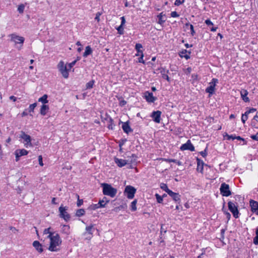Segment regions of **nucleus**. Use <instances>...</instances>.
I'll return each instance as SVG.
<instances>
[{"label":"nucleus","mask_w":258,"mask_h":258,"mask_svg":"<svg viewBox=\"0 0 258 258\" xmlns=\"http://www.w3.org/2000/svg\"><path fill=\"white\" fill-rule=\"evenodd\" d=\"M49 243L48 249L52 252H57L60 250V247L62 243V240L58 233L54 234V235H50Z\"/></svg>","instance_id":"nucleus-1"},{"label":"nucleus","mask_w":258,"mask_h":258,"mask_svg":"<svg viewBox=\"0 0 258 258\" xmlns=\"http://www.w3.org/2000/svg\"><path fill=\"white\" fill-rule=\"evenodd\" d=\"M101 187L102 188V192L104 195L114 198L117 194V189L112 187L111 184L102 183L101 184Z\"/></svg>","instance_id":"nucleus-2"},{"label":"nucleus","mask_w":258,"mask_h":258,"mask_svg":"<svg viewBox=\"0 0 258 258\" xmlns=\"http://www.w3.org/2000/svg\"><path fill=\"white\" fill-rule=\"evenodd\" d=\"M57 68L64 78L68 79L69 78L71 69L67 63H65L63 61H60L57 64Z\"/></svg>","instance_id":"nucleus-3"},{"label":"nucleus","mask_w":258,"mask_h":258,"mask_svg":"<svg viewBox=\"0 0 258 258\" xmlns=\"http://www.w3.org/2000/svg\"><path fill=\"white\" fill-rule=\"evenodd\" d=\"M20 141L23 144L26 148L32 147V138L29 135L26 134L24 132L21 131L19 135Z\"/></svg>","instance_id":"nucleus-4"},{"label":"nucleus","mask_w":258,"mask_h":258,"mask_svg":"<svg viewBox=\"0 0 258 258\" xmlns=\"http://www.w3.org/2000/svg\"><path fill=\"white\" fill-rule=\"evenodd\" d=\"M68 207L61 205L59 209V216L60 218L63 219L66 221H68L70 219V215L68 212Z\"/></svg>","instance_id":"nucleus-5"},{"label":"nucleus","mask_w":258,"mask_h":258,"mask_svg":"<svg viewBox=\"0 0 258 258\" xmlns=\"http://www.w3.org/2000/svg\"><path fill=\"white\" fill-rule=\"evenodd\" d=\"M10 37L11 38V40L13 42L15 45H20L19 49H21L25 41V38L23 37L19 36L16 34H12L10 36Z\"/></svg>","instance_id":"nucleus-6"},{"label":"nucleus","mask_w":258,"mask_h":258,"mask_svg":"<svg viewBox=\"0 0 258 258\" xmlns=\"http://www.w3.org/2000/svg\"><path fill=\"white\" fill-rule=\"evenodd\" d=\"M136 192V189L134 187L131 185H127L125 187L124 194L128 199H133L135 197Z\"/></svg>","instance_id":"nucleus-7"},{"label":"nucleus","mask_w":258,"mask_h":258,"mask_svg":"<svg viewBox=\"0 0 258 258\" xmlns=\"http://www.w3.org/2000/svg\"><path fill=\"white\" fill-rule=\"evenodd\" d=\"M221 194L224 197H228L231 195L230 187L226 183H222L220 188Z\"/></svg>","instance_id":"nucleus-8"},{"label":"nucleus","mask_w":258,"mask_h":258,"mask_svg":"<svg viewBox=\"0 0 258 258\" xmlns=\"http://www.w3.org/2000/svg\"><path fill=\"white\" fill-rule=\"evenodd\" d=\"M218 80L217 79L213 78L211 82L209 83V86L206 88V92L212 95L214 93L215 86L218 83Z\"/></svg>","instance_id":"nucleus-9"},{"label":"nucleus","mask_w":258,"mask_h":258,"mask_svg":"<svg viewBox=\"0 0 258 258\" xmlns=\"http://www.w3.org/2000/svg\"><path fill=\"white\" fill-rule=\"evenodd\" d=\"M228 205V209L230 211V212L233 214V216L235 218H237L238 217L239 212L237 206L235 205L234 203L231 202H229Z\"/></svg>","instance_id":"nucleus-10"},{"label":"nucleus","mask_w":258,"mask_h":258,"mask_svg":"<svg viewBox=\"0 0 258 258\" xmlns=\"http://www.w3.org/2000/svg\"><path fill=\"white\" fill-rule=\"evenodd\" d=\"M161 112L158 110L153 111L150 116L155 122L159 123L161 121Z\"/></svg>","instance_id":"nucleus-11"},{"label":"nucleus","mask_w":258,"mask_h":258,"mask_svg":"<svg viewBox=\"0 0 258 258\" xmlns=\"http://www.w3.org/2000/svg\"><path fill=\"white\" fill-rule=\"evenodd\" d=\"M180 149L181 151L189 150L190 151H194L195 147L191 144L190 141L188 140L185 144L181 146Z\"/></svg>","instance_id":"nucleus-12"},{"label":"nucleus","mask_w":258,"mask_h":258,"mask_svg":"<svg viewBox=\"0 0 258 258\" xmlns=\"http://www.w3.org/2000/svg\"><path fill=\"white\" fill-rule=\"evenodd\" d=\"M93 227H94V226L92 224L86 227V228H85L86 231L85 232V234L89 235L88 236H87L86 237V239L90 240L93 237V233L94 231Z\"/></svg>","instance_id":"nucleus-13"},{"label":"nucleus","mask_w":258,"mask_h":258,"mask_svg":"<svg viewBox=\"0 0 258 258\" xmlns=\"http://www.w3.org/2000/svg\"><path fill=\"white\" fill-rule=\"evenodd\" d=\"M144 97L149 103H153L157 99L156 97L153 96V93L149 91H146L144 93Z\"/></svg>","instance_id":"nucleus-14"},{"label":"nucleus","mask_w":258,"mask_h":258,"mask_svg":"<svg viewBox=\"0 0 258 258\" xmlns=\"http://www.w3.org/2000/svg\"><path fill=\"white\" fill-rule=\"evenodd\" d=\"M249 205L251 212L258 216V202L253 200H250Z\"/></svg>","instance_id":"nucleus-15"},{"label":"nucleus","mask_w":258,"mask_h":258,"mask_svg":"<svg viewBox=\"0 0 258 258\" xmlns=\"http://www.w3.org/2000/svg\"><path fill=\"white\" fill-rule=\"evenodd\" d=\"M256 111V109L254 108H250L248 110L246 111L244 114L242 115L241 121L243 123H244L248 119V115L251 113H254Z\"/></svg>","instance_id":"nucleus-16"},{"label":"nucleus","mask_w":258,"mask_h":258,"mask_svg":"<svg viewBox=\"0 0 258 258\" xmlns=\"http://www.w3.org/2000/svg\"><path fill=\"white\" fill-rule=\"evenodd\" d=\"M33 246L36 250L39 253H42L43 251V245L37 240H35L32 243Z\"/></svg>","instance_id":"nucleus-17"},{"label":"nucleus","mask_w":258,"mask_h":258,"mask_svg":"<svg viewBox=\"0 0 258 258\" xmlns=\"http://www.w3.org/2000/svg\"><path fill=\"white\" fill-rule=\"evenodd\" d=\"M114 162L118 167H122L124 166L125 165L128 164L129 161L115 158L114 159Z\"/></svg>","instance_id":"nucleus-18"},{"label":"nucleus","mask_w":258,"mask_h":258,"mask_svg":"<svg viewBox=\"0 0 258 258\" xmlns=\"http://www.w3.org/2000/svg\"><path fill=\"white\" fill-rule=\"evenodd\" d=\"M60 231L62 234L69 235L71 233L70 227L68 225H61Z\"/></svg>","instance_id":"nucleus-19"},{"label":"nucleus","mask_w":258,"mask_h":258,"mask_svg":"<svg viewBox=\"0 0 258 258\" xmlns=\"http://www.w3.org/2000/svg\"><path fill=\"white\" fill-rule=\"evenodd\" d=\"M248 94V93L246 90L242 89L240 91L241 97L245 102H249V99L247 97Z\"/></svg>","instance_id":"nucleus-20"},{"label":"nucleus","mask_w":258,"mask_h":258,"mask_svg":"<svg viewBox=\"0 0 258 258\" xmlns=\"http://www.w3.org/2000/svg\"><path fill=\"white\" fill-rule=\"evenodd\" d=\"M168 195L172 198V199L175 202L180 201V196L178 193L174 192L172 190L169 192Z\"/></svg>","instance_id":"nucleus-21"},{"label":"nucleus","mask_w":258,"mask_h":258,"mask_svg":"<svg viewBox=\"0 0 258 258\" xmlns=\"http://www.w3.org/2000/svg\"><path fill=\"white\" fill-rule=\"evenodd\" d=\"M122 123V128L124 133L128 134L132 131L127 122H121Z\"/></svg>","instance_id":"nucleus-22"},{"label":"nucleus","mask_w":258,"mask_h":258,"mask_svg":"<svg viewBox=\"0 0 258 258\" xmlns=\"http://www.w3.org/2000/svg\"><path fill=\"white\" fill-rule=\"evenodd\" d=\"M49 109V108L48 105H46V104H43L41 106L40 110V114L43 116L45 115L46 114L47 111H48Z\"/></svg>","instance_id":"nucleus-23"},{"label":"nucleus","mask_w":258,"mask_h":258,"mask_svg":"<svg viewBox=\"0 0 258 258\" xmlns=\"http://www.w3.org/2000/svg\"><path fill=\"white\" fill-rule=\"evenodd\" d=\"M251 125L255 128H258V112L251 120Z\"/></svg>","instance_id":"nucleus-24"},{"label":"nucleus","mask_w":258,"mask_h":258,"mask_svg":"<svg viewBox=\"0 0 258 258\" xmlns=\"http://www.w3.org/2000/svg\"><path fill=\"white\" fill-rule=\"evenodd\" d=\"M143 48V46L140 43H137L135 46V49L137 51V53L136 54V56L141 55V54L143 53V51L142 50V48Z\"/></svg>","instance_id":"nucleus-25"},{"label":"nucleus","mask_w":258,"mask_h":258,"mask_svg":"<svg viewBox=\"0 0 258 258\" xmlns=\"http://www.w3.org/2000/svg\"><path fill=\"white\" fill-rule=\"evenodd\" d=\"M93 52V50L90 46H87L85 47V52L83 53V56L87 57L88 55L91 54Z\"/></svg>","instance_id":"nucleus-26"},{"label":"nucleus","mask_w":258,"mask_h":258,"mask_svg":"<svg viewBox=\"0 0 258 258\" xmlns=\"http://www.w3.org/2000/svg\"><path fill=\"white\" fill-rule=\"evenodd\" d=\"M15 152H16L17 155H19L20 157L27 155L28 154V151L24 149H17L15 151Z\"/></svg>","instance_id":"nucleus-27"},{"label":"nucleus","mask_w":258,"mask_h":258,"mask_svg":"<svg viewBox=\"0 0 258 258\" xmlns=\"http://www.w3.org/2000/svg\"><path fill=\"white\" fill-rule=\"evenodd\" d=\"M190 52H187V51L186 49L182 50L180 52L179 55L181 57H184L186 58V59H188L190 58Z\"/></svg>","instance_id":"nucleus-28"},{"label":"nucleus","mask_w":258,"mask_h":258,"mask_svg":"<svg viewBox=\"0 0 258 258\" xmlns=\"http://www.w3.org/2000/svg\"><path fill=\"white\" fill-rule=\"evenodd\" d=\"M165 16V15L163 14V13H160L158 16L157 18L158 19V23L159 24L161 25H162L164 22H165L166 20L163 18V17Z\"/></svg>","instance_id":"nucleus-29"},{"label":"nucleus","mask_w":258,"mask_h":258,"mask_svg":"<svg viewBox=\"0 0 258 258\" xmlns=\"http://www.w3.org/2000/svg\"><path fill=\"white\" fill-rule=\"evenodd\" d=\"M56 233L53 232L51 230V228L50 227H49L48 228H46L43 231V234H48V236L47 237V238H49L50 235H54V234H56Z\"/></svg>","instance_id":"nucleus-30"},{"label":"nucleus","mask_w":258,"mask_h":258,"mask_svg":"<svg viewBox=\"0 0 258 258\" xmlns=\"http://www.w3.org/2000/svg\"><path fill=\"white\" fill-rule=\"evenodd\" d=\"M109 202V201L107 200V198L104 197L102 200H99L98 204L101 208H104Z\"/></svg>","instance_id":"nucleus-31"},{"label":"nucleus","mask_w":258,"mask_h":258,"mask_svg":"<svg viewBox=\"0 0 258 258\" xmlns=\"http://www.w3.org/2000/svg\"><path fill=\"white\" fill-rule=\"evenodd\" d=\"M47 98V95L46 94H45L38 99V101L41 102L43 104H46L48 102Z\"/></svg>","instance_id":"nucleus-32"},{"label":"nucleus","mask_w":258,"mask_h":258,"mask_svg":"<svg viewBox=\"0 0 258 258\" xmlns=\"http://www.w3.org/2000/svg\"><path fill=\"white\" fill-rule=\"evenodd\" d=\"M160 187L162 190L166 191L168 194L171 191L168 188L167 184L165 183H161L160 185Z\"/></svg>","instance_id":"nucleus-33"},{"label":"nucleus","mask_w":258,"mask_h":258,"mask_svg":"<svg viewBox=\"0 0 258 258\" xmlns=\"http://www.w3.org/2000/svg\"><path fill=\"white\" fill-rule=\"evenodd\" d=\"M137 156L135 154H132L131 156L128 157V159L129 162H128V164L134 163L136 162Z\"/></svg>","instance_id":"nucleus-34"},{"label":"nucleus","mask_w":258,"mask_h":258,"mask_svg":"<svg viewBox=\"0 0 258 258\" xmlns=\"http://www.w3.org/2000/svg\"><path fill=\"white\" fill-rule=\"evenodd\" d=\"M85 213V211L83 209L77 210L76 213V215L77 217H81Z\"/></svg>","instance_id":"nucleus-35"},{"label":"nucleus","mask_w":258,"mask_h":258,"mask_svg":"<svg viewBox=\"0 0 258 258\" xmlns=\"http://www.w3.org/2000/svg\"><path fill=\"white\" fill-rule=\"evenodd\" d=\"M185 26L187 27H189V29H190V34L191 36H194L195 34V31L194 30V26L192 25L189 24V23H186L185 24Z\"/></svg>","instance_id":"nucleus-36"},{"label":"nucleus","mask_w":258,"mask_h":258,"mask_svg":"<svg viewBox=\"0 0 258 258\" xmlns=\"http://www.w3.org/2000/svg\"><path fill=\"white\" fill-rule=\"evenodd\" d=\"M137 203V200H135L131 203V210L132 211H136L137 210V206H136Z\"/></svg>","instance_id":"nucleus-37"},{"label":"nucleus","mask_w":258,"mask_h":258,"mask_svg":"<svg viewBox=\"0 0 258 258\" xmlns=\"http://www.w3.org/2000/svg\"><path fill=\"white\" fill-rule=\"evenodd\" d=\"M253 242L255 245H258V226L255 229V236L253 238Z\"/></svg>","instance_id":"nucleus-38"},{"label":"nucleus","mask_w":258,"mask_h":258,"mask_svg":"<svg viewBox=\"0 0 258 258\" xmlns=\"http://www.w3.org/2000/svg\"><path fill=\"white\" fill-rule=\"evenodd\" d=\"M223 137H224L225 139H226L227 140H233L235 139V135H229L227 133H225L223 135Z\"/></svg>","instance_id":"nucleus-39"},{"label":"nucleus","mask_w":258,"mask_h":258,"mask_svg":"<svg viewBox=\"0 0 258 258\" xmlns=\"http://www.w3.org/2000/svg\"><path fill=\"white\" fill-rule=\"evenodd\" d=\"M114 124L113 123V120L111 118H109L108 119V128L110 130H113L114 127Z\"/></svg>","instance_id":"nucleus-40"},{"label":"nucleus","mask_w":258,"mask_h":258,"mask_svg":"<svg viewBox=\"0 0 258 258\" xmlns=\"http://www.w3.org/2000/svg\"><path fill=\"white\" fill-rule=\"evenodd\" d=\"M94 83H95V82H94V80H92V81L88 82L86 84V88L87 89L92 88L93 87L94 85Z\"/></svg>","instance_id":"nucleus-41"},{"label":"nucleus","mask_w":258,"mask_h":258,"mask_svg":"<svg viewBox=\"0 0 258 258\" xmlns=\"http://www.w3.org/2000/svg\"><path fill=\"white\" fill-rule=\"evenodd\" d=\"M36 106H37L36 103H34L33 104L30 105L28 109H27L28 111L30 112H33V111H34L35 108L36 107Z\"/></svg>","instance_id":"nucleus-42"},{"label":"nucleus","mask_w":258,"mask_h":258,"mask_svg":"<svg viewBox=\"0 0 258 258\" xmlns=\"http://www.w3.org/2000/svg\"><path fill=\"white\" fill-rule=\"evenodd\" d=\"M155 197L156 198L157 202L158 203H162L163 202V197H162L159 194H155Z\"/></svg>","instance_id":"nucleus-43"},{"label":"nucleus","mask_w":258,"mask_h":258,"mask_svg":"<svg viewBox=\"0 0 258 258\" xmlns=\"http://www.w3.org/2000/svg\"><path fill=\"white\" fill-rule=\"evenodd\" d=\"M100 208L101 207H100V205L98 203L96 204H93V205H91L89 207L90 209L92 210H95L97 209Z\"/></svg>","instance_id":"nucleus-44"},{"label":"nucleus","mask_w":258,"mask_h":258,"mask_svg":"<svg viewBox=\"0 0 258 258\" xmlns=\"http://www.w3.org/2000/svg\"><path fill=\"white\" fill-rule=\"evenodd\" d=\"M118 33L120 35H122L123 34V26L120 25L116 28Z\"/></svg>","instance_id":"nucleus-45"},{"label":"nucleus","mask_w":258,"mask_h":258,"mask_svg":"<svg viewBox=\"0 0 258 258\" xmlns=\"http://www.w3.org/2000/svg\"><path fill=\"white\" fill-rule=\"evenodd\" d=\"M197 164H198V167H197V170H200V166L202 165H204V163L203 162V161L200 159H199V158H197Z\"/></svg>","instance_id":"nucleus-46"},{"label":"nucleus","mask_w":258,"mask_h":258,"mask_svg":"<svg viewBox=\"0 0 258 258\" xmlns=\"http://www.w3.org/2000/svg\"><path fill=\"white\" fill-rule=\"evenodd\" d=\"M79 60V58H78L77 60H75L74 61H72L71 63H67L69 68L71 69L76 64L77 61Z\"/></svg>","instance_id":"nucleus-47"},{"label":"nucleus","mask_w":258,"mask_h":258,"mask_svg":"<svg viewBox=\"0 0 258 258\" xmlns=\"http://www.w3.org/2000/svg\"><path fill=\"white\" fill-rule=\"evenodd\" d=\"M25 9L24 5H21L18 7V11L20 13H23Z\"/></svg>","instance_id":"nucleus-48"},{"label":"nucleus","mask_w":258,"mask_h":258,"mask_svg":"<svg viewBox=\"0 0 258 258\" xmlns=\"http://www.w3.org/2000/svg\"><path fill=\"white\" fill-rule=\"evenodd\" d=\"M77 197H78V201H77V205L78 207H80L83 204V200L79 199V196L78 195H77Z\"/></svg>","instance_id":"nucleus-49"},{"label":"nucleus","mask_w":258,"mask_h":258,"mask_svg":"<svg viewBox=\"0 0 258 258\" xmlns=\"http://www.w3.org/2000/svg\"><path fill=\"white\" fill-rule=\"evenodd\" d=\"M140 57L139 58L138 61L140 63H145V61L143 59L144 57V54L142 53L141 54V55H140Z\"/></svg>","instance_id":"nucleus-50"},{"label":"nucleus","mask_w":258,"mask_h":258,"mask_svg":"<svg viewBox=\"0 0 258 258\" xmlns=\"http://www.w3.org/2000/svg\"><path fill=\"white\" fill-rule=\"evenodd\" d=\"M171 17L172 18H177L179 16V15L175 12H172L170 14Z\"/></svg>","instance_id":"nucleus-51"},{"label":"nucleus","mask_w":258,"mask_h":258,"mask_svg":"<svg viewBox=\"0 0 258 258\" xmlns=\"http://www.w3.org/2000/svg\"><path fill=\"white\" fill-rule=\"evenodd\" d=\"M38 161H39V165L41 166H43V160H42V157L41 155H39L38 156Z\"/></svg>","instance_id":"nucleus-52"},{"label":"nucleus","mask_w":258,"mask_h":258,"mask_svg":"<svg viewBox=\"0 0 258 258\" xmlns=\"http://www.w3.org/2000/svg\"><path fill=\"white\" fill-rule=\"evenodd\" d=\"M200 153L203 157H206L207 155V148L204 151H201Z\"/></svg>","instance_id":"nucleus-53"},{"label":"nucleus","mask_w":258,"mask_h":258,"mask_svg":"<svg viewBox=\"0 0 258 258\" xmlns=\"http://www.w3.org/2000/svg\"><path fill=\"white\" fill-rule=\"evenodd\" d=\"M250 138L253 140L258 141V132L255 135H251Z\"/></svg>","instance_id":"nucleus-54"},{"label":"nucleus","mask_w":258,"mask_h":258,"mask_svg":"<svg viewBox=\"0 0 258 258\" xmlns=\"http://www.w3.org/2000/svg\"><path fill=\"white\" fill-rule=\"evenodd\" d=\"M205 22L208 26L213 25V22L210 19H207L206 20H205Z\"/></svg>","instance_id":"nucleus-55"},{"label":"nucleus","mask_w":258,"mask_h":258,"mask_svg":"<svg viewBox=\"0 0 258 258\" xmlns=\"http://www.w3.org/2000/svg\"><path fill=\"white\" fill-rule=\"evenodd\" d=\"M101 14L100 12H98L96 14V17L95 18V19L97 21V22H99L100 21V17L101 16Z\"/></svg>","instance_id":"nucleus-56"},{"label":"nucleus","mask_w":258,"mask_h":258,"mask_svg":"<svg viewBox=\"0 0 258 258\" xmlns=\"http://www.w3.org/2000/svg\"><path fill=\"white\" fill-rule=\"evenodd\" d=\"M184 2V1H181L180 0H175L174 5L175 6H179Z\"/></svg>","instance_id":"nucleus-57"},{"label":"nucleus","mask_w":258,"mask_h":258,"mask_svg":"<svg viewBox=\"0 0 258 258\" xmlns=\"http://www.w3.org/2000/svg\"><path fill=\"white\" fill-rule=\"evenodd\" d=\"M121 19V24L120 25L124 26L125 23V19L124 16H122L120 18Z\"/></svg>","instance_id":"nucleus-58"},{"label":"nucleus","mask_w":258,"mask_h":258,"mask_svg":"<svg viewBox=\"0 0 258 258\" xmlns=\"http://www.w3.org/2000/svg\"><path fill=\"white\" fill-rule=\"evenodd\" d=\"M164 161L167 162H174L175 163L176 162V160L175 159H164Z\"/></svg>","instance_id":"nucleus-59"},{"label":"nucleus","mask_w":258,"mask_h":258,"mask_svg":"<svg viewBox=\"0 0 258 258\" xmlns=\"http://www.w3.org/2000/svg\"><path fill=\"white\" fill-rule=\"evenodd\" d=\"M235 139H237L238 140H241L244 142L243 144H246V142L244 141V140L243 138H241L240 136H235Z\"/></svg>","instance_id":"nucleus-60"},{"label":"nucleus","mask_w":258,"mask_h":258,"mask_svg":"<svg viewBox=\"0 0 258 258\" xmlns=\"http://www.w3.org/2000/svg\"><path fill=\"white\" fill-rule=\"evenodd\" d=\"M162 77L163 78H164V79H166V80H167L168 82H169L170 80H169V78L168 77V76L167 75V74H162Z\"/></svg>","instance_id":"nucleus-61"},{"label":"nucleus","mask_w":258,"mask_h":258,"mask_svg":"<svg viewBox=\"0 0 258 258\" xmlns=\"http://www.w3.org/2000/svg\"><path fill=\"white\" fill-rule=\"evenodd\" d=\"M28 111L27 109H25L22 113V116L24 117L27 116L28 114Z\"/></svg>","instance_id":"nucleus-62"},{"label":"nucleus","mask_w":258,"mask_h":258,"mask_svg":"<svg viewBox=\"0 0 258 258\" xmlns=\"http://www.w3.org/2000/svg\"><path fill=\"white\" fill-rule=\"evenodd\" d=\"M10 99L12 100L14 102H15L17 101V97H16L15 96H11L10 97H9Z\"/></svg>","instance_id":"nucleus-63"},{"label":"nucleus","mask_w":258,"mask_h":258,"mask_svg":"<svg viewBox=\"0 0 258 258\" xmlns=\"http://www.w3.org/2000/svg\"><path fill=\"white\" fill-rule=\"evenodd\" d=\"M14 154L16 157V161L17 162L20 160V156L19 155H18L16 152H15Z\"/></svg>","instance_id":"nucleus-64"}]
</instances>
